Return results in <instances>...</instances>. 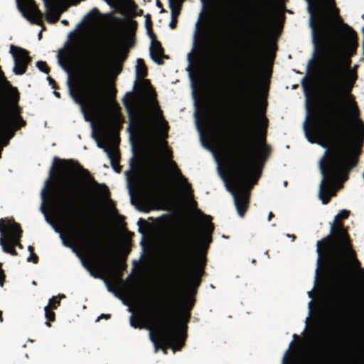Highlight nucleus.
Returning a JSON list of instances; mask_svg holds the SVG:
<instances>
[{
    "label": "nucleus",
    "mask_w": 364,
    "mask_h": 364,
    "mask_svg": "<svg viewBox=\"0 0 364 364\" xmlns=\"http://www.w3.org/2000/svg\"><path fill=\"white\" fill-rule=\"evenodd\" d=\"M316 251H317V253H318V258H317V267H316V271H315L314 286V289H312L311 291H308V296L311 299H314V292H313V291H314V289L316 287L317 283L318 282L319 274H320V270H321V260H322V257H324V259H325L324 272H325V274H326V276L327 282H328V284L329 297H330V299L331 300V301L335 305H338L343 300V299H344V297L346 296V294L347 292V290L348 289V286H349V283H350V269L353 272H354V271L353 270V269H352V267L350 266H348V283H347V284H346L343 291L342 293H340V291H338V288L336 287V283L334 282L333 279L331 277V275H330L329 272H328L326 254L324 253L323 250H321L320 242H317V250H316ZM353 273L355 274V272H353Z\"/></svg>",
    "instance_id": "8"
},
{
    "label": "nucleus",
    "mask_w": 364,
    "mask_h": 364,
    "mask_svg": "<svg viewBox=\"0 0 364 364\" xmlns=\"http://www.w3.org/2000/svg\"><path fill=\"white\" fill-rule=\"evenodd\" d=\"M196 117V123L197 129L200 134L201 141L205 139V132H208V121L205 117H201V119H199L198 112L195 113Z\"/></svg>",
    "instance_id": "19"
},
{
    "label": "nucleus",
    "mask_w": 364,
    "mask_h": 364,
    "mask_svg": "<svg viewBox=\"0 0 364 364\" xmlns=\"http://www.w3.org/2000/svg\"><path fill=\"white\" fill-rule=\"evenodd\" d=\"M81 203L86 206H93L95 203V200L90 196H86L81 198Z\"/></svg>",
    "instance_id": "29"
},
{
    "label": "nucleus",
    "mask_w": 364,
    "mask_h": 364,
    "mask_svg": "<svg viewBox=\"0 0 364 364\" xmlns=\"http://www.w3.org/2000/svg\"><path fill=\"white\" fill-rule=\"evenodd\" d=\"M213 231V226L210 223V218L203 215L197 228H188L187 232L183 235V242L185 245L192 242L198 250H203L211 242Z\"/></svg>",
    "instance_id": "10"
},
{
    "label": "nucleus",
    "mask_w": 364,
    "mask_h": 364,
    "mask_svg": "<svg viewBox=\"0 0 364 364\" xmlns=\"http://www.w3.org/2000/svg\"><path fill=\"white\" fill-rule=\"evenodd\" d=\"M82 65V83L75 84L69 75L68 86L75 102L80 105L85 121L90 122L92 136L99 148L103 149L113 169L119 173L118 138L102 119L107 98L115 92L112 85L105 83L100 57L92 51L83 50L80 54Z\"/></svg>",
    "instance_id": "4"
},
{
    "label": "nucleus",
    "mask_w": 364,
    "mask_h": 364,
    "mask_svg": "<svg viewBox=\"0 0 364 364\" xmlns=\"http://www.w3.org/2000/svg\"><path fill=\"white\" fill-rule=\"evenodd\" d=\"M198 266L194 269L193 275L192 276V280L196 283L197 287L200 283V277L203 274V267L205 264V257L203 255H200L198 257Z\"/></svg>",
    "instance_id": "18"
},
{
    "label": "nucleus",
    "mask_w": 364,
    "mask_h": 364,
    "mask_svg": "<svg viewBox=\"0 0 364 364\" xmlns=\"http://www.w3.org/2000/svg\"><path fill=\"white\" fill-rule=\"evenodd\" d=\"M83 264H84V265L85 266V262H83ZM86 267H87V269L90 271V274H91L92 276H94V277H97V276H95V275L94 274L93 271L91 269V268H90V267H88V266H87V265H86Z\"/></svg>",
    "instance_id": "36"
},
{
    "label": "nucleus",
    "mask_w": 364,
    "mask_h": 364,
    "mask_svg": "<svg viewBox=\"0 0 364 364\" xmlns=\"http://www.w3.org/2000/svg\"><path fill=\"white\" fill-rule=\"evenodd\" d=\"M96 38L100 43H105L108 38V33L105 28L100 27L96 31Z\"/></svg>",
    "instance_id": "26"
},
{
    "label": "nucleus",
    "mask_w": 364,
    "mask_h": 364,
    "mask_svg": "<svg viewBox=\"0 0 364 364\" xmlns=\"http://www.w3.org/2000/svg\"><path fill=\"white\" fill-rule=\"evenodd\" d=\"M62 23L63 24H67L68 23V21L67 20H62Z\"/></svg>",
    "instance_id": "43"
},
{
    "label": "nucleus",
    "mask_w": 364,
    "mask_h": 364,
    "mask_svg": "<svg viewBox=\"0 0 364 364\" xmlns=\"http://www.w3.org/2000/svg\"><path fill=\"white\" fill-rule=\"evenodd\" d=\"M63 298H65L64 294L53 296L49 300L48 305L45 306V317L48 320L46 323V326H50L49 321H53L55 320V313L52 311V310L58 308L60 305V301Z\"/></svg>",
    "instance_id": "15"
},
{
    "label": "nucleus",
    "mask_w": 364,
    "mask_h": 364,
    "mask_svg": "<svg viewBox=\"0 0 364 364\" xmlns=\"http://www.w3.org/2000/svg\"><path fill=\"white\" fill-rule=\"evenodd\" d=\"M96 191L98 193V194L102 199H107L109 191L105 186L97 184Z\"/></svg>",
    "instance_id": "27"
},
{
    "label": "nucleus",
    "mask_w": 364,
    "mask_h": 364,
    "mask_svg": "<svg viewBox=\"0 0 364 364\" xmlns=\"http://www.w3.org/2000/svg\"><path fill=\"white\" fill-rule=\"evenodd\" d=\"M117 105L112 104L108 110L109 117L114 123H119L121 120L119 109Z\"/></svg>",
    "instance_id": "22"
},
{
    "label": "nucleus",
    "mask_w": 364,
    "mask_h": 364,
    "mask_svg": "<svg viewBox=\"0 0 364 364\" xmlns=\"http://www.w3.org/2000/svg\"><path fill=\"white\" fill-rule=\"evenodd\" d=\"M250 80L251 72L242 71L237 84L234 105L240 137L230 152L224 153L221 161L217 159L218 171L233 196L240 217L248 208L250 191L259 178L269 154V147L262 136L267 120L263 114L253 115L250 109Z\"/></svg>",
    "instance_id": "3"
},
{
    "label": "nucleus",
    "mask_w": 364,
    "mask_h": 364,
    "mask_svg": "<svg viewBox=\"0 0 364 364\" xmlns=\"http://www.w3.org/2000/svg\"><path fill=\"white\" fill-rule=\"evenodd\" d=\"M184 0H168L169 7L171 11V21L169 26L171 29L175 28L177 22V17L180 14L182 4Z\"/></svg>",
    "instance_id": "16"
},
{
    "label": "nucleus",
    "mask_w": 364,
    "mask_h": 364,
    "mask_svg": "<svg viewBox=\"0 0 364 364\" xmlns=\"http://www.w3.org/2000/svg\"><path fill=\"white\" fill-rule=\"evenodd\" d=\"M176 304L175 293L168 289L161 297V301L155 306L146 307L142 318L130 317V324L134 328L145 327L149 331V338L154 345V351L162 348L164 354L171 348L173 352L179 350L184 343L186 323L189 313L183 311L177 319L171 320V314Z\"/></svg>",
    "instance_id": "6"
},
{
    "label": "nucleus",
    "mask_w": 364,
    "mask_h": 364,
    "mask_svg": "<svg viewBox=\"0 0 364 364\" xmlns=\"http://www.w3.org/2000/svg\"><path fill=\"white\" fill-rule=\"evenodd\" d=\"M48 80L50 83H52L53 82V80L50 77H48Z\"/></svg>",
    "instance_id": "44"
},
{
    "label": "nucleus",
    "mask_w": 364,
    "mask_h": 364,
    "mask_svg": "<svg viewBox=\"0 0 364 364\" xmlns=\"http://www.w3.org/2000/svg\"><path fill=\"white\" fill-rule=\"evenodd\" d=\"M272 213H269L268 220H270L271 218L272 217Z\"/></svg>",
    "instance_id": "42"
},
{
    "label": "nucleus",
    "mask_w": 364,
    "mask_h": 364,
    "mask_svg": "<svg viewBox=\"0 0 364 364\" xmlns=\"http://www.w3.org/2000/svg\"><path fill=\"white\" fill-rule=\"evenodd\" d=\"M60 16V11H59L58 9L50 7L48 9L47 14H46V19L50 23H54L57 21Z\"/></svg>",
    "instance_id": "23"
},
{
    "label": "nucleus",
    "mask_w": 364,
    "mask_h": 364,
    "mask_svg": "<svg viewBox=\"0 0 364 364\" xmlns=\"http://www.w3.org/2000/svg\"><path fill=\"white\" fill-rule=\"evenodd\" d=\"M293 338H294V340L290 343L288 349L286 350V352L283 356L282 364H302V363H297L296 361L295 360V358L291 355V349L294 344V341L297 338V336L296 334H294Z\"/></svg>",
    "instance_id": "20"
},
{
    "label": "nucleus",
    "mask_w": 364,
    "mask_h": 364,
    "mask_svg": "<svg viewBox=\"0 0 364 364\" xmlns=\"http://www.w3.org/2000/svg\"><path fill=\"white\" fill-rule=\"evenodd\" d=\"M116 281H117V282H119V283H120V282H121V279H120L119 278H117V279H116Z\"/></svg>",
    "instance_id": "47"
},
{
    "label": "nucleus",
    "mask_w": 364,
    "mask_h": 364,
    "mask_svg": "<svg viewBox=\"0 0 364 364\" xmlns=\"http://www.w3.org/2000/svg\"><path fill=\"white\" fill-rule=\"evenodd\" d=\"M127 38L129 41H132V31L129 32L128 36H127Z\"/></svg>",
    "instance_id": "37"
},
{
    "label": "nucleus",
    "mask_w": 364,
    "mask_h": 364,
    "mask_svg": "<svg viewBox=\"0 0 364 364\" xmlns=\"http://www.w3.org/2000/svg\"><path fill=\"white\" fill-rule=\"evenodd\" d=\"M349 212L342 210L335 216L331 228V235L320 242L321 250L327 257V269L336 287L342 293L348 280V266L355 272L356 279L355 291L364 299V269L355 258V252L350 248L348 237L339 220L348 218Z\"/></svg>",
    "instance_id": "7"
},
{
    "label": "nucleus",
    "mask_w": 364,
    "mask_h": 364,
    "mask_svg": "<svg viewBox=\"0 0 364 364\" xmlns=\"http://www.w3.org/2000/svg\"><path fill=\"white\" fill-rule=\"evenodd\" d=\"M185 305H186V307H187L188 309H191L193 305V299L191 298H188L186 301Z\"/></svg>",
    "instance_id": "33"
},
{
    "label": "nucleus",
    "mask_w": 364,
    "mask_h": 364,
    "mask_svg": "<svg viewBox=\"0 0 364 364\" xmlns=\"http://www.w3.org/2000/svg\"><path fill=\"white\" fill-rule=\"evenodd\" d=\"M28 251L30 252V256L27 258L28 262L37 263L38 256L33 252V248L31 246H28Z\"/></svg>",
    "instance_id": "28"
},
{
    "label": "nucleus",
    "mask_w": 364,
    "mask_h": 364,
    "mask_svg": "<svg viewBox=\"0 0 364 364\" xmlns=\"http://www.w3.org/2000/svg\"><path fill=\"white\" fill-rule=\"evenodd\" d=\"M353 54L350 53H343L341 63V75L343 72H346L347 69L350 68V56Z\"/></svg>",
    "instance_id": "25"
},
{
    "label": "nucleus",
    "mask_w": 364,
    "mask_h": 364,
    "mask_svg": "<svg viewBox=\"0 0 364 364\" xmlns=\"http://www.w3.org/2000/svg\"><path fill=\"white\" fill-rule=\"evenodd\" d=\"M321 343V336L316 331L310 332L301 341V348L306 350H315Z\"/></svg>",
    "instance_id": "14"
},
{
    "label": "nucleus",
    "mask_w": 364,
    "mask_h": 364,
    "mask_svg": "<svg viewBox=\"0 0 364 364\" xmlns=\"http://www.w3.org/2000/svg\"><path fill=\"white\" fill-rule=\"evenodd\" d=\"M54 94L57 97H60V94L58 92H54Z\"/></svg>",
    "instance_id": "41"
},
{
    "label": "nucleus",
    "mask_w": 364,
    "mask_h": 364,
    "mask_svg": "<svg viewBox=\"0 0 364 364\" xmlns=\"http://www.w3.org/2000/svg\"><path fill=\"white\" fill-rule=\"evenodd\" d=\"M4 281V272L1 267V263H0V287H3Z\"/></svg>",
    "instance_id": "32"
},
{
    "label": "nucleus",
    "mask_w": 364,
    "mask_h": 364,
    "mask_svg": "<svg viewBox=\"0 0 364 364\" xmlns=\"http://www.w3.org/2000/svg\"><path fill=\"white\" fill-rule=\"evenodd\" d=\"M188 59L190 62L192 61V53L188 54Z\"/></svg>",
    "instance_id": "39"
},
{
    "label": "nucleus",
    "mask_w": 364,
    "mask_h": 364,
    "mask_svg": "<svg viewBox=\"0 0 364 364\" xmlns=\"http://www.w3.org/2000/svg\"><path fill=\"white\" fill-rule=\"evenodd\" d=\"M114 75H118L120 73V67L119 65H114L113 67Z\"/></svg>",
    "instance_id": "35"
},
{
    "label": "nucleus",
    "mask_w": 364,
    "mask_h": 364,
    "mask_svg": "<svg viewBox=\"0 0 364 364\" xmlns=\"http://www.w3.org/2000/svg\"><path fill=\"white\" fill-rule=\"evenodd\" d=\"M136 75L138 79L143 78L146 75V69L142 59H138L136 61Z\"/></svg>",
    "instance_id": "24"
},
{
    "label": "nucleus",
    "mask_w": 364,
    "mask_h": 364,
    "mask_svg": "<svg viewBox=\"0 0 364 364\" xmlns=\"http://www.w3.org/2000/svg\"><path fill=\"white\" fill-rule=\"evenodd\" d=\"M22 230L19 224L9 218L0 219V245L4 252L17 255L14 247H23L20 243Z\"/></svg>",
    "instance_id": "9"
},
{
    "label": "nucleus",
    "mask_w": 364,
    "mask_h": 364,
    "mask_svg": "<svg viewBox=\"0 0 364 364\" xmlns=\"http://www.w3.org/2000/svg\"><path fill=\"white\" fill-rule=\"evenodd\" d=\"M10 53L14 61V73L16 75L23 74L26 70L27 65L31 60L27 51L11 45L10 46Z\"/></svg>",
    "instance_id": "11"
},
{
    "label": "nucleus",
    "mask_w": 364,
    "mask_h": 364,
    "mask_svg": "<svg viewBox=\"0 0 364 364\" xmlns=\"http://www.w3.org/2000/svg\"><path fill=\"white\" fill-rule=\"evenodd\" d=\"M36 66L37 68L42 72L45 73H48V69L46 66V63L44 62H42V61H39L36 63Z\"/></svg>",
    "instance_id": "31"
},
{
    "label": "nucleus",
    "mask_w": 364,
    "mask_h": 364,
    "mask_svg": "<svg viewBox=\"0 0 364 364\" xmlns=\"http://www.w3.org/2000/svg\"><path fill=\"white\" fill-rule=\"evenodd\" d=\"M309 25L315 50L325 48L320 62V77L326 93L323 112L307 105L303 123L305 136L311 143L326 148L319 161L322 180L319 198L328 202L342 187L348 171L356 164L364 139V125L351 90L357 80L358 65L341 75L343 53L354 54L358 47L355 32L343 23L333 0H306Z\"/></svg>",
    "instance_id": "1"
},
{
    "label": "nucleus",
    "mask_w": 364,
    "mask_h": 364,
    "mask_svg": "<svg viewBox=\"0 0 364 364\" xmlns=\"http://www.w3.org/2000/svg\"><path fill=\"white\" fill-rule=\"evenodd\" d=\"M100 318H109V314H102V315L100 316V317H99V318L97 319V321H98Z\"/></svg>",
    "instance_id": "38"
},
{
    "label": "nucleus",
    "mask_w": 364,
    "mask_h": 364,
    "mask_svg": "<svg viewBox=\"0 0 364 364\" xmlns=\"http://www.w3.org/2000/svg\"><path fill=\"white\" fill-rule=\"evenodd\" d=\"M123 102L129 114L131 136L146 146L141 167L127 173L130 195H135L142 203H152L157 199L162 183L168 176L184 203L194 208L191 185L172 161L166 146L168 124L152 87L144 81L136 93H127Z\"/></svg>",
    "instance_id": "2"
},
{
    "label": "nucleus",
    "mask_w": 364,
    "mask_h": 364,
    "mask_svg": "<svg viewBox=\"0 0 364 364\" xmlns=\"http://www.w3.org/2000/svg\"><path fill=\"white\" fill-rule=\"evenodd\" d=\"M220 27L221 22L218 16H212L209 18L206 24V30L208 35L212 36L218 35L220 30Z\"/></svg>",
    "instance_id": "17"
},
{
    "label": "nucleus",
    "mask_w": 364,
    "mask_h": 364,
    "mask_svg": "<svg viewBox=\"0 0 364 364\" xmlns=\"http://www.w3.org/2000/svg\"><path fill=\"white\" fill-rule=\"evenodd\" d=\"M268 58L269 60H272L274 59V55L272 53L269 54Z\"/></svg>",
    "instance_id": "40"
},
{
    "label": "nucleus",
    "mask_w": 364,
    "mask_h": 364,
    "mask_svg": "<svg viewBox=\"0 0 364 364\" xmlns=\"http://www.w3.org/2000/svg\"><path fill=\"white\" fill-rule=\"evenodd\" d=\"M146 27L147 29V32L149 33V35L151 38V43L150 46L151 58L157 64H162V58L164 57L163 49L161 46L160 43L155 39L153 33H151V24L148 16H146Z\"/></svg>",
    "instance_id": "13"
},
{
    "label": "nucleus",
    "mask_w": 364,
    "mask_h": 364,
    "mask_svg": "<svg viewBox=\"0 0 364 364\" xmlns=\"http://www.w3.org/2000/svg\"><path fill=\"white\" fill-rule=\"evenodd\" d=\"M313 304H314V300L313 299H311V300L309 302L308 304V307H309V316L308 317L306 318L305 320V322H306V328H307L308 326V323H309V321L310 319V317L311 316V314H312V311H313Z\"/></svg>",
    "instance_id": "30"
},
{
    "label": "nucleus",
    "mask_w": 364,
    "mask_h": 364,
    "mask_svg": "<svg viewBox=\"0 0 364 364\" xmlns=\"http://www.w3.org/2000/svg\"><path fill=\"white\" fill-rule=\"evenodd\" d=\"M287 236L289 237H291L292 240H294V238H295L294 235H287Z\"/></svg>",
    "instance_id": "45"
},
{
    "label": "nucleus",
    "mask_w": 364,
    "mask_h": 364,
    "mask_svg": "<svg viewBox=\"0 0 364 364\" xmlns=\"http://www.w3.org/2000/svg\"><path fill=\"white\" fill-rule=\"evenodd\" d=\"M79 184L73 173L55 158L49 178L41 191V210L46 220L59 232L63 244H74L80 251L95 257L97 252L92 240L73 220Z\"/></svg>",
    "instance_id": "5"
},
{
    "label": "nucleus",
    "mask_w": 364,
    "mask_h": 364,
    "mask_svg": "<svg viewBox=\"0 0 364 364\" xmlns=\"http://www.w3.org/2000/svg\"><path fill=\"white\" fill-rule=\"evenodd\" d=\"M2 312L0 311V321H2Z\"/></svg>",
    "instance_id": "46"
},
{
    "label": "nucleus",
    "mask_w": 364,
    "mask_h": 364,
    "mask_svg": "<svg viewBox=\"0 0 364 364\" xmlns=\"http://www.w3.org/2000/svg\"><path fill=\"white\" fill-rule=\"evenodd\" d=\"M73 52V50H70L69 53H61L59 52L58 54L59 64L68 73L69 72L68 67Z\"/></svg>",
    "instance_id": "21"
},
{
    "label": "nucleus",
    "mask_w": 364,
    "mask_h": 364,
    "mask_svg": "<svg viewBox=\"0 0 364 364\" xmlns=\"http://www.w3.org/2000/svg\"><path fill=\"white\" fill-rule=\"evenodd\" d=\"M22 15L31 23H39L41 15L33 0H16Z\"/></svg>",
    "instance_id": "12"
},
{
    "label": "nucleus",
    "mask_w": 364,
    "mask_h": 364,
    "mask_svg": "<svg viewBox=\"0 0 364 364\" xmlns=\"http://www.w3.org/2000/svg\"><path fill=\"white\" fill-rule=\"evenodd\" d=\"M199 26H200V20H198L196 23L195 33H194L195 40L197 38V36L199 33V29H200Z\"/></svg>",
    "instance_id": "34"
}]
</instances>
